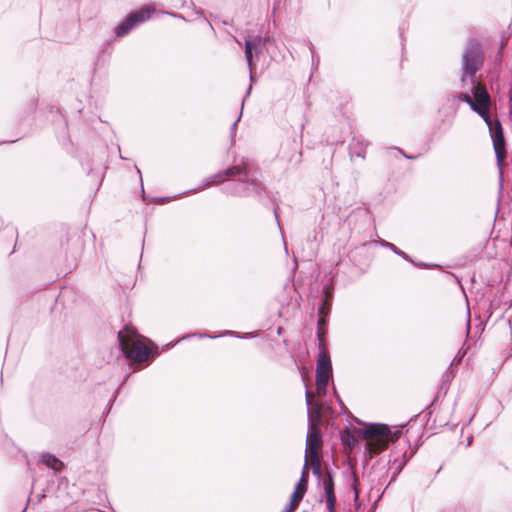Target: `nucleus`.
Listing matches in <instances>:
<instances>
[{
    "instance_id": "1",
    "label": "nucleus",
    "mask_w": 512,
    "mask_h": 512,
    "mask_svg": "<svg viewBox=\"0 0 512 512\" xmlns=\"http://www.w3.org/2000/svg\"><path fill=\"white\" fill-rule=\"evenodd\" d=\"M483 55L480 44L472 40L468 43L462 58V83L468 80L471 85L470 92L465 91L460 94L459 100L467 103L470 108L476 112L487 124L492 138L493 147L496 155L499 177H503V167L506 158L505 140L502 126L498 120L492 121L490 118L491 98L480 82L474 80V76L482 65Z\"/></svg>"
},
{
    "instance_id": "2",
    "label": "nucleus",
    "mask_w": 512,
    "mask_h": 512,
    "mask_svg": "<svg viewBox=\"0 0 512 512\" xmlns=\"http://www.w3.org/2000/svg\"><path fill=\"white\" fill-rule=\"evenodd\" d=\"M306 404L309 419V431L306 439L305 458H309L314 473L320 472V460L318 457L321 448V404L315 401V394L306 391Z\"/></svg>"
},
{
    "instance_id": "3",
    "label": "nucleus",
    "mask_w": 512,
    "mask_h": 512,
    "mask_svg": "<svg viewBox=\"0 0 512 512\" xmlns=\"http://www.w3.org/2000/svg\"><path fill=\"white\" fill-rule=\"evenodd\" d=\"M366 449L375 454L387 448L388 444L399 438L401 431L392 432L387 425L371 424L363 430Z\"/></svg>"
},
{
    "instance_id": "4",
    "label": "nucleus",
    "mask_w": 512,
    "mask_h": 512,
    "mask_svg": "<svg viewBox=\"0 0 512 512\" xmlns=\"http://www.w3.org/2000/svg\"><path fill=\"white\" fill-rule=\"evenodd\" d=\"M119 345L127 358L134 362H144L148 359L150 350L140 336L130 329L119 331Z\"/></svg>"
},
{
    "instance_id": "5",
    "label": "nucleus",
    "mask_w": 512,
    "mask_h": 512,
    "mask_svg": "<svg viewBox=\"0 0 512 512\" xmlns=\"http://www.w3.org/2000/svg\"><path fill=\"white\" fill-rule=\"evenodd\" d=\"M155 12V8L152 6H145L141 9L130 13L121 23L116 27L115 33L118 37L127 35L132 29L141 23L148 20L151 15Z\"/></svg>"
},
{
    "instance_id": "6",
    "label": "nucleus",
    "mask_w": 512,
    "mask_h": 512,
    "mask_svg": "<svg viewBox=\"0 0 512 512\" xmlns=\"http://www.w3.org/2000/svg\"><path fill=\"white\" fill-rule=\"evenodd\" d=\"M323 494L320 501L325 502L328 512H336V495L334 491V481L328 472L321 480Z\"/></svg>"
},
{
    "instance_id": "7",
    "label": "nucleus",
    "mask_w": 512,
    "mask_h": 512,
    "mask_svg": "<svg viewBox=\"0 0 512 512\" xmlns=\"http://www.w3.org/2000/svg\"><path fill=\"white\" fill-rule=\"evenodd\" d=\"M264 45L263 39L260 36L254 37L253 39L245 41V59L247 61L249 71H250V79L253 80L252 70L255 65L253 57L256 55L258 57L261 47Z\"/></svg>"
},
{
    "instance_id": "8",
    "label": "nucleus",
    "mask_w": 512,
    "mask_h": 512,
    "mask_svg": "<svg viewBox=\"0 0 512 512\" xmlns=\"http://www.w3.org/2000/svg\"><path fill=\"white\" fill-rule=\"evenodd\" d=\"M233 191L232 194L237 196H249L251 194V191L258 192V186L253 181L251 183H248V175L246 178L239 179L238 182L233 183Z\"/></svg>"
},
{
    "instance_id": "9",
    "label": "nucleus",
    "mask_w": 512,
    "mask_h": 512,
    "mask_svg": "<svg viewBox=\"0 0 512 512\" xmlns=\"http://www.w3.org/2000/svg\"><path fill=\"white\" fill-rule=\"evenodd\" d=\"M316 373H332L330 356L322 341L320 342V352L317 359Z\"/></svg>"
},
{
    "instance_id": "10",
    "label": "nucleus",
    "mask_w": 512,
    "mask_h": 512,
    "mask_svg": "<svg viewBox=\"0 0 512 512\" xmlns=\"http://www.w3.org/2000/svg\"><path fill=\"white\" fill-rule=\"evenodd\" d=\"M332 373H316V394L321 397L327 392L328 382Z\"/></svg>"
},
{
    "instance_id": "11",
    "label": "nucleus",
    "mask_w": 512,
    "mask_h": 512,
    "mask_svg": "<svg viewBox=\"0 0 512 512\" xmlns=\"http://www.w3.org/2000/svg\"><path fill=\"white\" fill-rule=\"evenodd\" d=\"M41 462L55 471H59L62 467V462L51 454H43L41 456Z\"/></svg>"
},
{
    "instance_id": "12",
    "label": "nucleus",
    "mask_w": 512,
    "mask_h": 512,
    "mask_svg": "<svg viewBox=\"0 0 512 512\" xmlns=\"http://www.w3.org/2000/svg\"><path fill=\"white\" fill-rule=\"evenodd\" d=\"M224 171H225L227 179L228 178H232V177H236V176H239L240 179H241V178H244V177L246 178V176H247V172H246L245 167H242L240 165H236V166L230 167V168H228V169H226Z\"/></svg>"
},
{
    "instance_id": "13",
    "label": "nucleus",
    "mask_w": 512,
    "mask_h": 512,
    "mask_svg": "<svg viewBox=\"0 0 512 512\" xmlns=\"http://www.w3.org/2000/svg\"><path fill=\"white\" fill-rule=\"evenodd\" d=\"M304 495H305V493L295 489L293 494L291 495V500L289 503V504H291V508H297L299 503L303 499Z\"/></svg>"
},
{
    "instance_id": "14",
    "label": "nucleus",
    "mask_w": 512,
    "mask_h": 512,
    "mask_svg": "<svg viewBox=\"0 0 512 512\" xmlns=\"http://www.w3.org/2000/svg\"><path fill=\"white\" fill-rule=\"evenodd\" d=\"M216 184H218V183L216 182V180L214 179V176L212 175V176L204 179L202 184L198 188L194 189V191H200V190H203L207 187H210V186H213Z\"/></svg>"
},
{
    "instance_id": "15",
    "label": "nucleus",
    "mask_w": 512,
    "mask_h": 512,
    "mask_svg": "<svg viewBox=\"0 0 512 512\" xmlns=\"http://www.w3.org/2000/svg\"><path fill=\"white\" fill-rule=\"evenodd\" d=\"M216 184H218V183L216 182V180L214 179V176L212 175V176L204 179L202 184L198 188L194 189V191H200V190H203L207 187H210V186H213Z\"/></svg>"
},
{
    "instance_id": "16",
    "label": "nucleus",
    "mask_w": 512,
    "mask_h": 512,
    "mask_svg": "<svg viewBox=\"0 0 512 512\" xmlns=\"http://www.w3.org/2000/svg\"><path fill=\"white\" fill-rule=\"evenodd\" d=\"M382 246H384V247H388V248H390V249H391L395 254H398V255H400V256H402V257L406 258V254H405L404 252H402V251L398 250V249H397V247H396L394 244H392V243H390V242L383 241V242H382Z\"/></svg>"
},
{
    "instance_id": "17",
    "label": "nucleus",
    "mask_w": 512,
    "mask_h": 512,
    "mask_svg": "<svg viewBox=\"0 0 512 512\" xmlns=\"http://www.w3.org/2000/svg\"><path fill=\"white\" fill-rule=\"evenodd\" d=\"M309 465L310 464V461H309V458H305V462H304V465H303V468H302V472H301V479H306L308 480V477H309Z\"/></svg>"
},
{
    "instance_id": "18",
    "label": "nucleus",
    "mask_w": 512,
    "mask_h": 512,
    "mask_svg": "<svg viewBox=\"0 0 512 512\" xmlns=\"http://www.w3.org/2000/svg\"><path fill=\"white\" fill-rule=\"evenodd\" d=\"M307 485H308V480L306 479H299L295 489L298 490V491H301L303 493H306L307 491Z\"/></svg>"
},
{
    "instance_id": "19",
    "label": "nucleus",
    "mask_w": 512,
    "mask_h": 512,
    "mask_svg": "<svg viewBox=\"0 0 512 512\" xmlns=\"http://www.w3.org/2000/svg\"><path fill=\"white\" fill-rule=\"evenodd\" d=\"M216 182L219 184L227 179L225 171H219L213 175Z\"/></svg>"
},
{
    "instance_id": "20",
    "label": "nucleus",
    "mask_w": 512,
    "mask_h": 512,
    "mask_svg": "<svg viewBox=\"0 0 512 512\" xmlns=\"http://www.w3.org/2000/svg\"><path fill=\"white\" fill-rule=\"evenodd\" d=\"M224 335H236L235 332L233 331H226L224 332L223 334H221V336H224ZM199 337H210V338H215L216 336H210V335H207V334H199ZM220 337V335L218 336Z\"/></svg>"
},
{
    "instance_id": "21",
    "label": "nucleus",
    "mask_w": 512,
    "mask_h": 512,
    "mask_svg": "<svg viewBox=\"0 0 512 512\" xmlns=\"http://www.w3.org/2000/svg\"><path fill=\"white\" fill-rule=\"evenodd\" d=\"M296 508H291V504L288 505V507L283 510V512H293Z\"/></svg>"
},
{
    "instance_id": "22",
    "label": "nucleus",
    "mask_w": 512,
    "mask_h": 512,
    "mask_svg": "<svg viewBox=\"0 0 512 512\" xmlns=\"http://www.w3.org/2000/svg\"><path fill=\"white\" fill-rule=\"evenodd\" d=\"M165 14L167 15H170L172 17H175V18H180V16L178 14H175V13H172V12H164Z\"/></svg>"
},
{
    "instance_id": "23",
    "label": "nucleus",
    "mask_w": 512,
    "mask_h": 512,
    "mask_svg": "<svg viewBox=\"0 0 512 512\" xmlns=\"http://www.w3.org/2000/svg\"><path fill=\"white\" fill-rule=\"evenodd\" d=\"M239 119H240V117H239V118H238V119L233 123V125H232V130H235V128H236V124H237V122L239 121Z\"/></svg>"
},
{
    "instance_id": "24",
    "label": "nucleus",
    "mask_w": 512,
    "mask_h": 512,
    "mask_svg": "<svg viewBox=\"0 0 512 512\" xmlns=\"http://www.w3.org/2000/svg\"><path fill=\"white\" fill-rule=\"evenodd\" d=\"M510 101L512 102V93H511V96H510Z\"/></svg>"
}]
</instances>
